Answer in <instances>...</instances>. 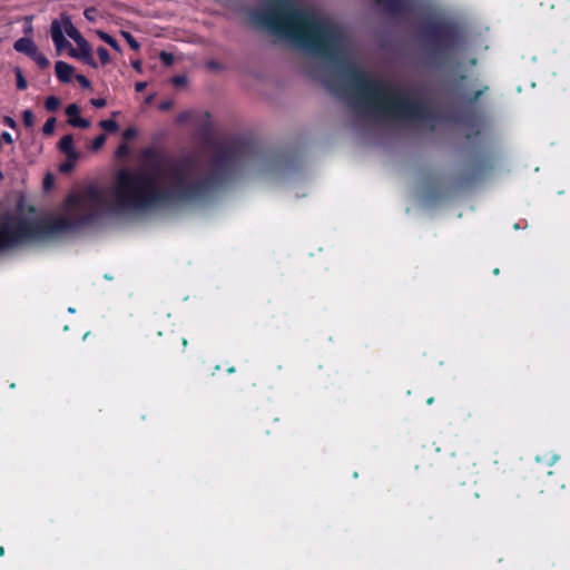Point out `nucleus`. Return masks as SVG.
I'll return each mask as SVG.
<instances>
[{
  "label": "nucleus",
  "mask_w": 570,
  "mask_h": 570,
  "mask_svg": "<svg viewBox=\"0 0 570 570\" xmlns=\"http://www.w3.org/2000/svg\"><path fill=\"white\" fill-rule=\"evenodd\" d=\"M3 124H4L6 126H9V127H10V128H12V129H17V130H18L17 121H16L13 118L9 117V116H6V117H4V119H3Z\"/></svg>",
  "instance_id": "nucleus-22"
},
{
  "label": "nucleus",
  "mask_w": 570,
  "mask_h": 570,
  "mask_svg": "<svg viewBox=\"0 0 570 570\" xmlns=\"http://www.w3.org/2000/svg\"><path fill=\"white\" fill-rule=\"evenodd\" d=\"M75 164H76V161H72V160H70L69 158H67V161H66V163H63V164L60 166V169H61L62 171H69V170H71V169L73 168Z\"/></svg>",
  "instance_id": "nucleus-23"
},
{
  "label": "nucleus",
  "mask_w": 570,
  "mask_h": 570,
  "mask_svg": "<svg viewBox=\"0 0 570 570\" xmlns=\"http://www.w3.org/2000/svg\"><path fill=\"white\" fill-rule=\"evenodd\" d=\"M136 136V129L135 128H128L127 130H125L124 132V138L125 139H131Z\"/></svg>",
  "instance_id": "nucleus-26"
},
{
  "label": "nucleus",
  "mask_w": 570,
  "mask_h": 570,
  "mask_svg": "<svg viewBox=\"0 0 570 570\" xmlns=\"http://www.w3.org/2000/svg\"><path fill=\"white\" fill-rule=\"evenodd\" d=\"M91 104L97 108H101L106 106V100L102 98H95L91 100Z\"/></svg>",
  "instance_id": "nucleus-25"
},
{
  "label": "nucleus",
  "mask_w": 570,
  "mask_h": 570,
  "mask_svg": "<svg viewBox=\"0 0 570 570\" xmlns=\"http://www.w3.org/2000/svg\"><path fill=\"white\" fill-rule=\"evenodd\" d=\"M259 23L279 38L317 56L335 57L344 46L341 30L295 0H274L259 17Z\"/></svg>",
  "instance_id": "nucleus-2"
},
{
  "label": "nucleus",
  "mask_w": 570,
  "mask_h": 570,
  "mask_svg": "<svg viewBox=\"0 0 570 570\" xmlns=\"http://www.w3.org/2000/svg\"><path fill=\"white\" fill-rule=\"evenodd\" d=\"M29 212H30V213H33V212H36V208H35L33 206H30V207H29Z\"/></svg>",
  "instance_id": "nucleus-33"
},
{
  "label": "nucleus",
  "mask_w": 570,
  "mask_h": 570,
  "mask_svg": "<svg viewBox=\"0 0 570 570\" xmlns=\"http://www.w3.org/2000/svg\"><path fill=\"white\" fill-rule=\"evenodd\" d=\"M13 48L18 52H23V53L28 55L29 57L36 59V46L31 39L26 38V37L20 38L14 42Z\"/></svg>",
  "instance_id": "nucleus-7"
},
{
  "label": "nucleus",
  "mask_w": 570,
  "mask_h": 570,
  "mask_svg": "<svg viewBox=\"0 0 570 570\" xmlns=\"http://www.w3.org/2000/svg\"><path fill=\"white\" fill-rule=\"evenodd\" d=\"M2 139L8 142V144H11L13 141V138L12 136L9 134V132H3L2 134Z\"/></svg>",
  "instance_id": "nucleus-28"
},
{
  "label": "nucleus",
  "mask_w": 570,
  "mask_h": 570,
  "mask_svg": "<svg viewBox=\"0 0 570 570\" xmlns=\"http://www.w3.org/2000/svg\"><path fill=\"white\" fill-rule=\"evenodd\" d=\"M23 129L18 130V138H21L23 135V131H30L31 127L35 124V115L32 110L27 109L23 111Z\"/></svg>",
  "instance_id": "nucleus-9"
},
{
  "label": "nucleus",
  "mask_w": 570,
  "mask_h": 570,
  "mask_svg": "<svg viewBox=\"0 0 570 570\" xmlns=\"http://www.w3.org/2000/svg\"><path fill=\"white\" fill-rule=\"evenodd\" d=\"M169 106H170V104H165V105H163V108L165 109V108H168Z\"/></svg>",
  "instance_id": "nucleus-35"
},
{
  "label": "nucleus",
  "mask_w": 570,
  "mask_h": 570,
  "mask_svg": "<svg viewBox=\"0 0 570 570\" xmlns=\"http://www.w3.org/2000/svg\"><path fill=\"white\" fill-rule=\"evenodd\" d=\"M174 82H175L176 85H178V86H179V85H183V83L185 82V78H183V77H176V78L174 79Z\"/></svg>",
  "instance_id": "nucleus-30"
},
{
  "label": "nucleus",
  "mask_w": 570,
  "mask_h": 570,
  "mask_svg": "<svg viewBox=\"0 0 570 570\" xmlns=\"http://www.w3.org/2000/svg\"><path fill=\"white\" fill-rule=\"evenodd\" d=\"M205 185L181 170L148 175L122 170L109 197L97 187L71 193L62 212L52 218H38V240L81 230L110 210L137 213L151 208L194 202L205 193Z\"/></svg>",
  "instance_id": "nucleus-1"
},
{
  "label": "nucleus",
  "mask_w": 570,
  "mask_h": 570,
  "mask_svg": "<svg viewBox=\"0 0 570 570\" xmlns=\"http://www.w3.org/2000/svg\"><path fill=\"white\" fill-rule=\"evenodd\" d=\"M6 553L4 547H0V557H3Z\"/></svg>",
  "instance_id": "nucleus-32"
},
{
  "label": "nucleus",
  "mask_w": 570,
  "mask_h": 570,
  "mask_svg": "<svg viewBox=\"0 0 570 570\" xmlns=\"http://www.w3.org/2000/svg\"><path fill=\"white\" fill-rule=\"evenodd\" d=\"M76 79L78 80V82L83 87V88H90L91 87V83L90 81L82 75H77L76 76Z\"/></svg>",
  "instance_id": "nucleus-21"
},
{
  "label": "nucleus",
  "mask_w": 570,
  "mask_h": 570,
  "mask_svg": "<svg viewBox=\"0 0 570 570\" xmlns=\"http://www.w3.org/2000/svg\"><path fill=\"white\" fill-rule=\"evenodd\" d=\"M557 460H558V456H557V455H553V456H552V463H554Z\"/></svg>",
  "instance_id": "nucleus-34"
},
{
  "label": "nucleus",
  "mask_w": 570,
  "mask_h": 570,
  "mask_svg": "<svg viewBox=\"0 0 570 570\" xmlns=\"http://www.w3.org/2000/svg\"><path fill=\"white\" fill-rule=\"evenodd\" d=\"M56 75L60 81L70 82L75 76V68L65 61H57Z\"/></svg>",
  "instance_id": "nucleus-6"
},
{
  "label": "nucleus",
  "mask_w": 570,
  "mask_h": 570,
  "mask_svg": "<svg viewBox=\"0 0 570 570\" xmlns=\"http://www.w3.org/2000/svg\"><path fill=\"white\" fill-rule=\"evenodd\" d=\"M100 126L106 129V130H110V131H117L118 130V125L116 121L111 120V119H108V120H102L100 122Z\"/></svg>",
  "instance_id": "nucleus-15"
},
{
  "label": "nucleus",
  "mask_w": 570,
  "mask_h": 570,
  "mask_svg": "<svg viewBox=\"0 0 570 570\" xmlns=\"http://www.w3.org/2000/svg\"><path fill=\"white\" fill-rule=\"evenodd\" d=\"M85 17L89 20V21H96L97 17H98V12L96 9L94 8H89L85 11Z\"/></svg>",
  "instance_id": "nucleus-19"
},
{
  "label": "nucleus",
  "mask_w": 570,
  "mask_h": 570,
  "mask_svg": "<svg viewBox=\"0 0 570 570\" xmlns=\"http://www.w3.org/2000/svg\"><path fill=\"white\" fill-rule=\"evenodd\" d=\"M134 68L137 70V71H141V62L140 61H135L132 63Z\"/></svg>",
  "instance_id": "nucleus-31"
},
{
  "label": "nucleus",
  "mask_w": 570,
  "mask_h": 570,
  "mask_svg": "<svg viewBox=\"0 0 570 570\" xmlns=\"http://www.w3.org/2000/svg\"><path fill=\"white\" fill-rule=\"evenodd\" d=\"M127 154H128V147H127L126 145H121V146H119V148H118V150H117V155H118L119 157H122V156H125V155H127Z\"/></svg>",
  "instance_id": "nucleus-27"
},
{
  "label": "nucleus",
  "mask_w": 570,
  "mask_h": 570,
  "mask_svg": "<svg viewBox=\"0 0 570 570\" xmlns=\"http://www.w3.org/2000/svg\"><path fill=\"white\" fill-rule=\"evenodd\" d=\"M97 35L99 36V38L101 40H104L106 43H108L110 47H112L116 51L118 52H121V47L120 45L117 42V40L115 38H112L111 36H109L108 33L104 32V31H97Z\"/></svg>",
  "instance_id": "nucleus-10"
},
{
  "label": "nucleus",
  "mask_w": 570,
  "mask_h": 570,
  "mask_svg": "<svg viewBox=\"0 0 570 570\" xmlns=\"http://www.w3.org/2000/svg\"><path fill=\"white\" fill-rule=\"evenodd\" d=\"M56 119L50 118L43 126V132L50 135L55 130Z\"/></svg>",
  "instance_id": "nucleus-17"
},
{
  "label": "nucleus",
  "mask_w": 570,
  "mask_h": 570,
  "mask_svg": "<svg viewBox=\"0 0 570 570\" xmlns=\"http://www.w3.org/2000/svg\"><path fill=\"white\" fill-rule=\"evenodd\" d=\"M60 149L66 154L67 158H69L72 161H77L79 158V154L73 147V139L71 136H65L60 140Z\"/></svg>",
  "instance_id": "nucleus-8"
},
{
  "label": "nucleus",
  "mask_w": 570,
  "mask_h": 570,
  "mask_svg": "<svg viewBox=\"0 0 570 570\" xmlns=\"http://www.w3.org/2000/svg\"><path fill=\"white\" fill-rule=\"evenodd\" d=\"M146 87H147V83L142 82V81L136 83L137 91H142Z\"/></svg>",
  "instance_id": "nucleus-29"
},
{
  "label": "nucleus",
  "mask_w": 570,
  "mask_h": 570,
  "mask_svg": "<svg viewBox=\"0 0 570 570\" xmlns=\"http://www.w3.org/2000/svg\"><path fill=\"white\" fill-rule=\"evenodd\" d=\"M50 33L58 53L68 49L70 57L81 60L90 67H97L90 43L73 26L69 17L62 16L53 20Z\"/></svg>",
  "instance_id": "nucleus-4"
},
{
  "label": "nucleus",
  "mask_w": 570,
  "mask_h": 570,
  "mask_svg": "<svg viewBox=\"0 0 570 570\" xmlns=\"http://www.w3.org/2000/svg\"><path fill=\"white\" fill-rule=\"evenodd\" d=\"M121 35L134 50H138L140 48V45L135 40V38L130 33L122 31Z\"/></svg>",
  "instance_id": "nucleus-14"
},
{
  "label": "nucleus",
  "mask_w": 570,
  "mask_h": 570,
  "mask_svg": "<svg viewBox=\"0 0 570 570\" xmlns=\"http://www.w3.org/2000/svg\"><path fill=\"white\" fill-rule=\"evenodd\" d=\"M14 73H16V78H17V88L19 90L27 89L28 81H27L26 77L23 76L22 70L19 67H17L14 69Z\"/></svg>",
  "instance_id": "nucleus-11"
},
{
  "label": "nucleus",
  "mask_w": 570,
  "mask_h": 570,
  "mask_svg": "<svg viewBox=\"0 0 570 570\" xmlns=\"http://www.w3.org/2000/svg\"><path fill=\"white\" fill-rule=\"evenodd\" d=\"M66 114L70 125L80 128H88L90 126L89 120L80 117V109L76 104L69 105L66 109Z\"/></svg>",
  "instance_id": "nucleus-5"
},
{
  "label": "nucleus",
  "mask_w": 570,
  "mask_h": 570,
  "mask_svg": "<svg viewBox=\"0 0 570 570\" xmlns=\"http://www.w3.org/2000/svg\"><path fill=\"white\" fill-rule=\"evenodd\" d=\"M160 59L168 66L174 62V56L165 51L160 53Z\"/></svg>",
  "instance_id": "nucleus-20"
},
{
  "label": "nucleus",
  "mask_w": 570,
  "mask_h": 570,
  "mask_svg": "<svg viewBox=\"0 0 570 570\" xmlns=\"http://www.w3.org/2000/svg\"><path fill=\"white\" fill-rule=\"evenodd\" d=\"M364 105L383 116L391 118H411L416 115L417 106L407 95L377 80H367L362 86Z\"/></svg>",
  "instance_id": "nucleus-3"
},
{
  "label": "nucleus",
  "mask_w": 570,
  "mask_h": 570,
  "mask_svg": "<svg viewBox=\"0 0 570 570\" xmlns=\"http://www.w3.org/2000/svg\"><path fill=\"white\" fill-rule=\"evenodd\" d=\"M61 102L57 97H49L46 101V108L49 111H55L60 107Z\"/></svg>",
  "instance_id": "nucleus-12"
},
{
  "label": "nucleus",
  "mask_w": 570,
  "mask_h": 570,
  "mask_svg": "<svg viewBox=\"0 0 570 570\" xmlns=\"http://www.w3.org/2000/svg\"><path fill=\"white\" fill-rule=\"evenodd\" d=\"M97 53H98V56H99L100 61H101V63H102V65H107V63H109V62H110V56H109V53H108V51H107V49H106V48H104V47H99V48L97 49Z\"/></svg>",
  "instance_id": "nucleus-13"
},
{
  "label": "nucleus",
  "mask_w": 570,
  "mask_h": 570,
  "mask_svg": "<svg viewBox=\"0 0 570 570\" xmlns=\"http://www.w3.org/2000/svg\"><path fill=\"white\" fill-rule=\"evenodd\" d=\"M55 184V177L51 174H48L43 179V189L46 191L51 190Z\"/></svg>",
  "instance_id": "nucleus-16"
},
{
  "label": "nucleus",
  "mask_w": 570,
  "mask_h": 570,
  "mask_svg": "<svg viewBox=\"0 0 570 570\" xmlns=\"http://www.w3.org/2000/svg\"><path fill=\"white\" fill-rule=\"evenodd\" d=\"M105 142H106V136H105V135H100V136H98V137L94 140V142H92V149H94V150H98V149H100V148L104 146V144H105Z\"/></svg>",
  "instance_id": "nucleus-18"
},
{
  "label": "nucleus",
  "mask_w": 570,
  "mask_h": 570,
  "mask_svg": "<svg viewBox=\"0 0 570 570\" xmlns=\"http://www.w3.org/2000/svg\"><path fill=\"white\" fill-rule=\"evenodd\" d=\"M49 66V60L46 57L38 55V67L46 68Z\"/></svg>",
  "instance_id": "nucleus-24"
}]
</instances>
